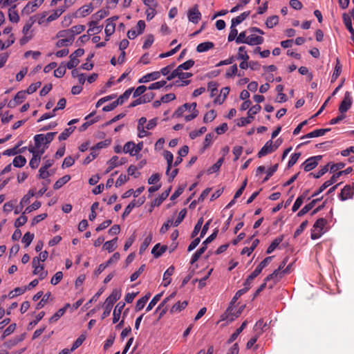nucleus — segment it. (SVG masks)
Segmentation results:
<instances>
[{
  "label": "nucleus",
  "instance_id": "f257e3e1",
  "mask_svg": "<svg viewBox=\"0 0 354 354\" xmlns=\"http://www.w3.org/2000/svg\"><path fill=\"white\" fill-rule=\"evenodd\" d=\"M121 295L122 294H121L120 290L114 289L112 291L111 294L106 299V300L103 304L104 310L101 316L102 319H105L110 315L113 304L118 299H120Z\"/></svg>",
  "mask_w": 354,
  "mask_h": 354
},
{
  "label": "nucleus",
  "instance_id": "f03ea898",
  "mask_svg": "<svg viewBox=\"0 0 354 354\" xmlns=\"http://www.w3.org/2000/svg\"><path fill=\"white\" fill-rule=\"evenodd\" d=\"M218 232V229H215L214 232L209 235L202 243V246L197 250L195 253L192 255V257L191 259V264H194L195 262H196L198 259L201 257V256L205 252V251L207 249V245L210 243L212 241H213Z\"/></svg>",
  "mask_w": 354,
  "mask_h": 354
},
{
  "label": "nucleus",
  "instance_id": "7ed1b4c3",
  "mask_svg": "<svg viewBox=\"0 0 354 354\" xmlns=\"http://www.w3.org/2000/svg\"><path fill=\"white\" fill-rule=\"evenodd\" d=\"M57 132H49L46 134H37L34 136L35 148H40L42 145L48 146L54 139Z\"/></svg>",
  "mask_w": 354,
  "mask_h": 354
},
{
  "label": "nucleus",
  "instance_id": "20e7f679",
  "mask_svg": "<svg viewBox=\"0 0 354 354\" xmlns=\"http://www.w3.org/2000/svg\"><path fill=\"white\" fill-rule=\"evenodd\" d=\"M261 109V106L259 104H256L250 107L248 111V118H241L239 122H238V126L244 127L250 123L254 119V115L259 113Z\"/></svg>",
  "mask_w": 354,
  "mask_h": 354
},
{
  "label": "nucleus",
  "instance_id": "39448f33",
  "mask_svg": "<svg viewBox=\"0 0 354 354\" xmlns=\"http://www.w3.org/2000/svg\"><path fill=\"white\" fill-rule=\"evenodd\" d=\"M84 50L83 48H78L70 55V60L66 64V67L68 69H72L76 67L80 63L79 57L84 55Z\"/></svg>",
  "mask_w": 354,
  "mask_h": 354
},
{
  "label": "nucleus",
  "instance_id": "423d86ee",
  "mask_svg": "<svg viewBox=\"0 0 354 354\" xmlns=\"http://www.w3.org/2000/svg\"><path fill=\"white\" fill-rule=\"evenodd\" d=\"M352 103L353 97L351 93L349 91H346L339 106V113H345L351 107Z\"/></svg>",
  "mask_w": 354,
  "mask_h": 354
},
{
  "label": "nucleus",
  "instance_id": "0eeeda50",
  "mask_svg": "<svg viewBox=\"0 0 354 354\" xmlns=\"http://www.w3.org/2000/svg\"><path fill=\"white\" fill-rule=\"evenodd\" d=\"M322 158V156L318 155L315 156H312L306 159L304 162L302 164L304 167V169L305 171H310L314 168H315L319 160Z\"/></svg>",
  "mask_w": 354,
  "mask_h": 354
},
{
  "label": "nucleus",
  "instance_id": "6e6552de",
  "mask_svg": "<svg viewBox=\"0 0 354 354\" xmlns=\"http://www.w3.org/2000/svg\"><path fill=\"white\" fill-rule=\"evenodd\" d=\"M187 17L189 21L193 24H198L201 19V13L198 10L197 4L190 8L187 11Z\"/></svg>",
  "mask_w": 354,
  "mask_h": 354
},
{
  "label": "nucleus",
  "instance_id": "1a4fd4ad",
  "mask_svg": "<svg viewBox=\"0 0 354 354\" xmlns=\"http://www.w3.org/2000/svg\"><path fill=\"white\" fill-rule=\"evenodd\" d=\"M354 196V186L352 185H346L341 190L339 194V198L341 201H344L348 199L353 198Z\"/></svg>",
  "mask_w": 354,
  "mask_h": 354
},
{
  "label": "nucleus",
  "instance_id": "9d476101",
  "mask_svg": "<svg viewBox=\"0 0 354 354\" xmlns=\"http://www.w3.org/2000/svg\"><path fill=\"white\" fill-rule=\"evenodd\" d=\"M277 148L278 145H273L272 140H268L259 151L257 156L259 158H261L274 151Z\"/></svg>",
  "mask_w": 354,
  "mask_h": 354
},
{
  "label": "nucleus",
  "instance_id": "9b49d317",
  "mask_svg": "<svg viewBox=\"0 0 354 354\" xmlns=\"http://www.w3.org/2000/svg\"><path fill=\"white\" fill-rule=\"evenodd\" d=\"M145 201L144 196L140 197L138 200H133L124 209L122 214V218H124L127 216L136 207L141 206Z\"/></svg>",
  "mask_w": 354,
  "mask_h": 354
},
{
  "label": "nucleus",
  "instance_id": "f8f14e48",
  "mask_svg": "<svg viewBox=\"0 0 354 354\" xmlns=\"http://www.w3.org/2000/svg\"><path fill=\"white\" fill-rule=\"evenodd\" d=\"M44 0H35L29 1L24 7L23 12L26 14H30L35 11L43 3Z\"/></svg>",
  "mask_w": 354,
  "mask_h": 354
},
{
  "label": "nucleus",
  "instance_id": "ddd939ff",
  "mask_svg": "<svg viewBox=\"0 0 354 354\" xmlns=\"http://www.w3.org/2000/svg\"><path fill=\"white\" fill-rule=\"evenodd\" d=\"M283 277L282 271H279V270L277 269L275 270L272 274L268 275L264 281L266 282H268L269 281L272 280L274 281L273 284L270 286V288H272L273 286L279 281L280 279H281Z\"/></svg>",
  "mask_w": 354,
  "mask_h": 354
},
{
  "label": "nucleus",
  "instance_id": "4468645a",
  "mask_svg": "<svg viewBox=\"0 0 354 354\" xmlns=\"http://www.w3.org/2000/svg\"><path fill=\"white\" fill-rule=\"evenodd\" d=\"M160 77V73L158 71H153L150 73H147L142 76L139 80V83H147L150 81H153L159 79Z\"/></svg>",
  "mask_w": 354,
  "mask_h": 354
},
{
  "label": "nucleus",
  "instance_id": "2eb2a0df",
  "mask_svg": "<svg viewBox=\"0 0 354 354\" xmlns=\"http://www.w3.org/2000/svg\"><path fill=\"white\" fill-rule=\"evenodd\" d=\"M330 131V129H315L303 136L301 137V139L305 138H312L315 137H319L324 136L326 133Z\"/></svg>",
  "mask_w": 354,
  "mask_h": 354
},
{
  "label": "nucleus",
  "instance_id": "dca6fc26",
  "mask_svg": "<svg viewBox=\"0 0 354 354\" xmlns=\"http://www.w3.org/2000/svg\"><path fill=\"white\" fill-rule=\"evenodd\" d=\"M118 17H115L117 19ZM115 19V17H112L110 19H108L105 27V33H106V40H109V37L111 36L114 32H115V25L113 23V20Z\"/></svg>",
  "mask_w": 354,
  "mask_h": 354
},
{
  "label": "nucleus",
  "instance_id": "f3484780",
  "mask_svg": "<svg viewBox=\"0 0 354 354\" xmlns=\"http://www.w3.org/2000/svg\"><path fill=\"white\" fill-rule=\"evenodd\" d=\"M125 306V303L122 301H120L118 303V304L115 306L113 313V323L115 324L117 323L120 317L121 313Z\"/></svg>",
  "mask_w": 354,
  "mask_h": 354
},
{
  "label": "nucleus",
  "instance_id": "a211bd4d",
  "mask_svg": "<svg viewBox=\"0 0 354 354\" xmlns=\"http://www.w3.org/2000/svg\"><path fill=\"white\" fill-rule=\"evenodd\" d=\"M264 39L261 36L251 35L247 37L245 44L250 46L259 45L263 44Z\"/></svg>",
  "mask_w": 354,
  "mask_h": 354
},
{
  "label": "nucleus",
  "instance_id": "6ab92c4d",
  "mask_svg": "<svg viewBox=\"0 0 354 354\" xmlns=\"http://www.w3.org/2000/svg\"><path fill=\"white\" fill-rule=\"evenodd\" d=\"M174 272V267L173 266H170L167 270L164 272L163 274V282L162 285L164 287L168 286L171 281V275Z\"/></svg>",
  "mask_w": 354,
  "mask_h": 354
},
{
  "label": "nucleus",
  "instance_id": "aec40b11",
  "mask_svg": "<svg viewBox=\"0 0 354 354\" xmlns=\"http://www.w3.org/2000/svg\"><path fill=\"white\" fill-rule=\"evenodd\" d=\"M70 307L69 304H66L64 308L59 309L50 319V323H54L59 320L60 317H62L64 313H66L68 308Z\"/></svg>",
  "mask_w": 354,
  "mask_h": 354
},
{
  "label": "nucleus",
  "instance_id": "412c9836",
  "mask_svg": "<svg viewBox=\"0 0 354 354\" xmlns=\"http://www.w3.org/2000/svg\"><path fill=\"white\" fill-rule=\"evenodd\" d=\"M93 8L92 6V4L90 3L88 5H84L82 6L77 12H76V16L77 17H84L91 12H93Z\"/></svg>",
  "mask_w": 354,
  "mask_h": 354
},
{
  "label": "nucleus",
  "instance_id": "4be33fe9",
  "mask_svg": "<svg viewBox=\"0 0 354 354\" xmlns=\"http://www.w3.org/2000/svg\"><path fill=\"white\" fill-rule=\"evenodd\" d=\"M322 198V197L321 198H316V199H314L310 203H309L308 204L306 205L298 213H297V216L300 217V216H304V214H306V213H308L310 209H312L314 206L315 205V204L319 201Z\"/></svg>",
  "mask_w": 354,
  "mask_h": 354
},
{
  "label": "nucleus",
  "instance_id": "5701e85b",
  "mask_svg": "<svg viewBox=\"0 0 354 354\" xmlns=\"http://www.w3.org/2000/svg\"><path fill=\"white\" fill-rule=\"evenodd\" d=\"M171 189V188L169 187V189H167V190L163 192L158 198H155L153 200V201L152 202V206L153 207L160 206L162 204V203L168 197V196L170 193Z\"/></svg>",
  "mask_w": 354,
  "mask_h": 354
},
{
  "label": "nucleus",
  "instance_id": "b1692460",
  "mask_svg": "<svg viewBox=\"0 0 354 354\" xmlns=\"http://www.w3.org/2000/svg\"><path fill=\"white\" fill-rule=\"evenodd\" d=\"M160 244L157 243L155 245V246L151 250V254L153 255L155 258L160 257L167 249V245H162L160 248Z\"/></svg>",
  "mask_w": 354,
  "mask_h": 354
},
{
  "label": "nucleus",
  "instance_id": "393cba45",
  "mask_svg": "<svg viewBox=\"0 0 354 354\" xmlns=\"http://www.w3.org/2000/svg\"><path fill=\"white\" fill-rule=\"evenodd\" d=\"M283 240V235L278 236L275 239H274L272 241V242L270 243V245L268 246V248H267L266 253L271 254L278 247V245L282 242Z\"/></svg>",
  "mask_w": 354,
  "mask_h": 354
},
{
  "label": "nucleus",
  "instance_id": "a878e982",
  "mask_svg": "<svg viewBox=\"0 0 354 354\" xmlns=\"http://www.w3.org/2000/svg\"><path fill=\"white\" fill-rule=\"evenodd\" d=\"M117 241L118 238L115 237L111 241H106L103 245V249L109 252H112L117 248Z\"/></svg>",
  "mask_w": 354,
  "mask_h": 354
},
{
  "label": "nucleus",
  "instance_id": "bb28decb",
  "mask_svg": "<svg viewBox=\"0 0 354 354\" xmlns=\"http://www.w3.org/2000/svg\"><path fill=\"white\" fill-rule=\"evenodd\" d=\"M236 59L248 61L250 57L247 53L246 48L244 46H240L238 50L237 55L235 56Z\"/></svg>",
  "mask_w": 354,
  "mask_h": 354
},
{
  "label": "nucleus",
  "instance_id": "cd10ccee",
  "mask_svg": "<svg viewBox=\"0 0 354 354\" xmlns=\"http://www.w3.org/2000/svg\"><path fill=\"white\" fill-rule=\"evenodd\" d=\"M214 44L212 41H206L199 44L196 47V51L198 53H203L213 48Z\"/></svg>",
  "mask_w": 354,
  "mask_h": 354
},
{
  "label": "nucleus",
  "instance_id": "c85d7f7f",
  "mask_svg": "<svg viewBox=\"0 0 354 354\" xmlns=\"http://www.w3.org/2000/svg\"><path fill=\"white\" fill-rule=\"evenodd\" d=\"M250 14V11H245L241 13L240 15L233 18L231 23L233 26H237L242 23Z\"/></svg>",
  "mask_w": 354,
  "mask_h": 354
},
{
  "label": "nucleus",
  "instance_id": "c756f323",
  "mask_svg": "<svg viewBox=\"0 0 354 354\" xmlns=\"http://www.w3.org/2000/svg\"><path fill=\"white\" fill-rule=\"evenodd\" d=\"M164 157L166 159L167 163L166 174H169V172L173 166L174 156L171 152L165 151L164 152Z\"/></svg>",
  "mask_w": 354,
  "mask_h": 354
},
{
  "label": "nucleus",
  "instance_id": "7c9ffc66",
  "mask_svg": "<svg viewBox=\"0 0 354 354\" xmlns=\"http://www.w3.org/2000/svg\"><path fill=\"white\" fill-rule=\"evenodd\" d=\"M150 296H151V294L148 293L147 295L143 296L142 297H141L140 299H139L137 301L136 305V310L137 311H140L142 309H143V308L145 307L146 303L147 302V301L150 298Z\"/></svg>",
  "mask_w": 354,
  "mask_h": 354
},
{
  "label": "nucleus",
  "instance_id": "2f4dec72",
  "mask_svg": "<svg viewBox=\"0 0 354 354\" xmlns=\"http://www.w3.org/2000/svg\"><path fill=\"white\" fill-rule=\"evenodd\" d=\"M343 22L351 34L354 32V29L352 26V21L350 15L346 13L342 15Z\"/></svg>",
  "mask_w": 354,
  "mask_h": 354
},
{
  "label": "nucleus",
  "instance_id": "473e14b6",
  "mask_svg": "<svg viewBox=\"0 0 354 354\" xmlns=\"http://www.w3.org/2000/svg\"><path fill=\"white\" fill-rule=\"evenodd\" d=\"M135 143L132 141L127 142L123 147V152L125 153H129L131 156H136L135 153Z\"/></svg>",
  "mask_w": 354,
  "mask_h": 354
},
{
  "label": "nucleus",
  "instance_id": "72a5a7b5",
  "mask_svg": "<svg viewBox=\"0 0 354 354\" xmlns=\"http://www.w3.org/2000/svg\"><path fill=\"white\" fill-rule=\"evenodd\" d=\"M71 180V176L70 175H65L63 177L58 179L53 185L54 189H59L61 188L64 185H65L66 183H68Z\"/></svg>",
  "mask_w": 354,
  "mask_h": 354
},
{
  "label": "nucleus",
  "instance_id": "f704fd0d",
  "mask_svg": "<svg viewBox=\"0 0 354 354\" xmlns=\"http://www.w3.org/2000/svg\"><path fill=\"white\" fill-rule=\"evenodd\" d=\"M342 72V65L340 64L339 58L336 59V65L331 77V82H334L337 77L339 76Z\"/></svg>",
  "mask_w": 354,
  "mask_h": 354
},
{
  "label": "nucleus",
  "instance_id": "c9c22d12",
  "mask_svg": "<svg viewBox=\"0 0 354 354\" xmlns=\"http://www.w3.org/2000/svg\"><path fill=\"white\" fill-rule=\"evenodd\" d=\"M192 73L188 72H183V71H180L179 73V80L182 81V84L180 86H187L190 83L189 80H186V79L191 77L192 76Z\"/></svg>",
  "mask_w": 354,
  "mask_h": 354
},
{
  "label": "nucleus",
  "instance_id": "e433bc0d",
  "mask_svg": "<svg viewBox=\"0 0 354 354\" xmlns=\"http://www.w3.org/2000/svg\"><path fill=\"white\" fill-rule=\"evenodd\" d=\"M187 304L188 302L187 301H184L183 302L178 301L171 307L170 312L171 313L180 312L182 310L186 308Z\"/></svg>",
  "mask_w": 354,
  "mask_h": 354
},
{
  "label": "nucleus",
  "instance_id": "4c0bfd02",
  "mask_svg": "<svg viewBox=\"0 0 354 354\" xmlns=\"http://www.w3.org/2000/svg\"><path fill=\"white\" fill-rule=\"evenodd\" d=\"M352 171H353L352 167H349L346 168L345 170L339 171L334 174L330 180H331V182L333 183H334L337 181V178H339L341 176L348 174L351 173Z\"/></svg>",
  "mask_w": 354,
  "mask_h": 354
},
{
  "label": "nucleus",
  "instance_id": "58836bf2",
  "mask_svg": "<svg viewBox=\"0 0 354 354\" xmlns=\"http://www.w3.org/2000/svg\"><path fill=\"white\" fill-rule=\"evenodd\" d=\"M16 6L15 5L8 11L9 20L13 23H17L19 21V16L15 10Z\"/></svg>",
  "mask_w": 354,
  "mask_h": 354
},
{
  "label": "nucleus",
  "instance_id": "ea45409f",
  "mask_svg": "<svg viewBox=\"0 0 354 354\" xmlns=\"http://www.w3.org/2000/svg\"><path fill=\"white\" fill-rule=\"evenodd\" d=\"M65 11V9L62 7L57 8V10H54L52 14H50L47 19V22H50L56 19H57Z\"/></svg>",
  "mask_w": 354,
  "mask_h": 354
},
{
  "label": "nucleus",
  "instance_id": "a19ab883",
  "mask_svg": "<svg viewBox=\"0 0 354 354\" xmlns=\"http://www.w3.org/2000/svg\"><path fill=\"white\" fill-rule=\"evenodd\" d=\"M75 128H76L75 127H71L65 129L64 131L59 134V136L58 137L59 140L63 141V140H66L71 136V134L74 131Z\"/></svg>",
  "mask_w": 354,
  "mask_h": 354
},
{
  "label": "nucleus",
  "instance_id": "79ce46f5",
  "mask_svg": "<svg viewBox=\"0 0 354 354\" xmlns=\"http://www.w3.org/2000/svg\"><path fill=\"white\" fill-rule=\"evenodd\" d=\"M27 290V288L26 287H17L15 288L14 290H11L9 293L8 297L10 299H12L18 295L24 294L26 290Z\"/></svg>",
  "mask_w": 354,
  "mask_h": 354
},
{
  "label": "nucleus",
  "instance_id": "37998d69",
  "mask_svg": "<svg viewBox=\"0 0 354 354\" xmlns=\"http://www.w3.org/2000/svg\"><path fill=\"white\" fill-rule=\"evenodd\" d=\"M26 163V159L23 156H17L13 159L12 164L15 167H22Z\"/></svg>",
  "mask_w": 354,
  "mask_h": 354
},
{
  "label": "nucleus",
  "instance_id": "c03bdc74",
  "mask_svg": "<svg viewBox=\"0 0 354 354\" xmlns=\"http://www.w3.org/2000/svg\"><path fill=\"white\" fill-rule=\"evenodd\" d=\"M133 91V88H128L118 98L117 102H118L119 105H122L126 100L129 99Z\"/></svg>",
  "mask_w": 354,
  "mask_h": 354
},
{
  "label": "nucleus",
  "instance_id": "a18cd8bd",
  "mask_svg": "<svg viewBox=\"0 0 354 354\" xmlns=\"http://www.w3.org/2000/svg\"><path fill=\"white\" fill-rule=\"evenodd\" d=\"M50 297H51L50 292H47L46 294L43 295V296L41 297V299L36 306V309L39 310V309L42 308L45 306V304L48 302V301Z\"/></svg>",
  "mask_w": 354,
  "mask_h": 354
},
{
  "label": "nucleus",
  "instance_id": "49530a36",
  "mask_svg": "<svg viewBox=\"0 0 354 354\" xmlns=\"http://www.w3.org/2000/svg\"><path fill=\"white\" fill-rule=\"evenodd\" d=\"M279 23V17L277 15H272L269 17L266 21V25L268 28H272Z\"/></svg>",
  "mask_w": 354,
  "mask_h": 354
},
{
  "label": "nucleus",
  "instance_id": "de8ad7c7",
  "mask_svg": "<svg viewBox=\"0 0 354 354\" xmlns=\"http://www.w3.org/2000/svg\"><path fill=\"white\" fill-rule=\"evenodd\" d=\"M97 21H96L95 20L90 21L88 24L89 29L88 30V32H93V33L100 32L102 29V26H97Z\"/></svg>",
  "mask_w": 354,
  "mask_h": 354
},
{
  "label": "nucleus",
  "instance_id": "09e8293b",
  "mask_svg": "<svg viewBox=\"0 0 354 354\" xmlns=\"http://www.w3.org/2000/svg\"><path fill=\"white\" fill-rule=\"evenodd\" d=\"M69 30L71 31V35L75 39V35L80 34L85 30V26L84 25H77L73 26Z\"/></svg>",
  "mask_w": 354,
  "mask_h": 354
},
{
  "label": "nucleus",
  "instance_id": "8fccbe9b",
  "mask_svg": "<svg viewBox=\"0 0 354 354\" xmlns=\"http://www.w3.org/2000/svg\"><path fill=\"white\" fill-rule=\"evenodd\" d=\"M111 142V140L110 139H106L103 141L97 142L95 146H93L91 148L95 151H97L101 149L106 148V147L110 145Z\"/></svg>",
  "mask_w": 354,
  "mask_h": 354
},
{
  "label": "nucleus",
  "instance_id": "3c124183",
  "mask_svg": "<svg viewBox=\"0 0 354 354\" xmlns=\"http://www.w3.org/2000/svg\"><path fill=\"white\" fill-rule=\"evenodd\" d=\"M152 241V234L150 233L144 240V241L142 243L140 247V253L144 252L146 249L148 248L149 245Z\"/></svg>",
  "mask_w": 354,
  "mask_h": 354
},
{
  "label": "nucleus",
  "instance_id": "603ef678",
  "mask_svg": "<svg viewBox=\"0 0 354 354\" xmlns=\"http://www.w3.org/2000/svg\"><path fill=\"white\" fill-rule=\"evenodd\" d=\"M26 98V92L21 91H19L14 97V105L19 104L24 102Z\"/></svg>",
  "mask_w": 354,
  "mask_h": 354
},
{
  "label": "nucleus",
  "instance_id": "864d4df0",
  "mask_svg": "<svg viewBox=\"0 0 354 354\" xmlns=\"http://www.w3.org/2000/svg\"><path fill=\"white\" fill-rule=\"evenodd\" d=\"M327 221L324 218H320L316 221L313 225V228L317 230H320L321 232H324V227L326 225Z\"/></svg>",
  "mask_w": 354,
  "mask_h": 354
},
{
  "label": "nucleus",
  "instance_id": "5fc2aeb1",
  "mask_svg": "<svg viewBox=\"0 0 354 354\" xmlns=\"http://www.w3.org/2000/svg\"><path fill=\"white\" fill-rule=\"evenodd\" d=\"M223 162V158H219L216 163H214L212 167H210L208 170H207V172L209 174H213L214 172H216L221 167V166L222 165Z\"/></svg>",
  "mask_w": 354,
  "mask_h": 354
},
{
  "label": "nucleus",
  "instance_id": "6e6d98bb",
  "mask_svg": "<svg viewBox=\"0 0 354 354\" xmlns=\"http://www.w3.org/2000/svg\"><path fill=\"white\" fill-rule=\"evenodd\" d=\"M333 183L331 182L330 180H326L316 192H315L312 195L311 197H315L318 196L319 194H321L322 192H324L327 187L333 185Z\"/></svg>",
  "mask_w": 354,
  "mask_h": 354
},
{
  "label": "nucleus",
  "instance_id": "4d7b16f0",
  "mask_svg": "<svg viewBox=\"0 0 354 354\" xmlns=\"http://www.w3.org/2000/svg\"><path fill=\"white\" fill-rule=\"evenodd\" d=\"M109 15V11L105 10H100L97 11L96 13H95L92 17L94 19L95 21H98L106 16Z\"/></svg>",
  "mask_w": 354,
  "mask_h": 354
},
{
  "label": "nucleus",
  "instance_id": "13d9d810",
  "mask_svg": "<svg viewBox=\"0 0 354 354\" xmlns=\"http://www.w3.org/2000/svg\"><path fill=\"white\" fill-rule=\"evenodd\" d=\"M34 239V234H32L29 232H26L23 238H22V242L25 244V247H28L31 242Z\"/></svg>",
  "mask_w": 354,
  "mask_h": 354
},
{
  "label": "nucleus",
  "instance_id": "bf43d9fd",
  "mask_svg": "<svg viewBox=\"0 0 354 354\" xmlns=\"http://www.w3.org/2000/svg\"><path fill=\"white\" fill-rule=\"evenodd\" d=\"M57 37L58 38H63L66 39H73V41H74V39L73 36L71 34V31L69 29L60 30L57 34Z\"/></svg>",
  "mask_w": 354,
  "mask_h": 354
},
{
  "label": "nucleus",
  "instance_id": "052dcab7",
  "mask_svg": "<svg viewBox=\"0 0 354 354\" xmlns=\"http://www.w3.org/2000/svg\"><path fill=\"white\" fill-rule=\"evenodd\" d=\"M161 296L162 294H158L153 297L146 308L147 312L150 311L156 306V304L160 301Z\"/></svg>",
  "mask_w": 354,
  "mask_h": 354
},
{
  "label": "nucleus",
  "instance_id": "680f3d73",
  "mask_svg": "<svg viewBox=\"0 0 354 354\" xmlns=\"http://www.w3.org/2000/svg\"><path fill=\"white\" fill-rule=\"evenodd\" d=\"M66 65L65 66L62 63V64L54 71V75L58 78L62 77L66 73Z\"/></svg>",
  "mask_w": 354,
  "mask_h": 354
},
{
  "label": "nucleus",
  "instance_id": "e2e57ef3",
  "mask_svg": "<svg viewBox=\"0 0 354 354\" xmlns=\"http://www.w3.org/2000/svg\"><path fill=\"white\" fill-rule=\"evenodd\" d=\"M186 214H187V209L185 208L181 209L178 214L177 218L174 222V226L176 227V226L179 225L181 223V222L183 221V219L185 218Z\"/></svg>",
  "mask_w": 354,
  "mask_h": 354
},
{
  "label": "nucleus",
  "instance_id": "0e129e2a",
  "mask_svg": "<svg viewBox=\"0 0 354 354\" xmlns=\"http://www.w3.org/2000/svg\"><path fill=\"white\" fill-rule=\"evenodd\" d=\"M86 336L84 335H81L73 344V346L70 351L72 352L77 348L79 346L82 345L83 342L85 340Z\"/></svg>",
  "mask_w": 354,
  "mask_h": 354
},
{
  "label": "nucleus",
  "instance_id": "69168bd1",
  "mask_svg": "<svg viewBox=\"0 0 354 354\" xmlns=\"http://www.w3.org/2000/svg\"><path fill=\"white\" fill-rule=\"evenodd\" d=\"M237 35H238V30L236 28V26H233L231 24L230 31V33H229L228 37H227L228 41H232L234 39L236 40V38L237 37Z\"/></svg>",
  "mask_w": 354,
  "mask_h": 354
},
{
  "label": "nucleus",
  "instance_id": "338daca9",
  "mask_svg": "<svg viewBox=\"0 0 354 354\" xmlns=\"http://www.w3.org/2000/svg\"><path fill=\"white\" fill-rule=\"evenodd\" d=\"M203 223V218L201 217L198 220L196 224L194 226V230L192 233V238L195 237L198 234V232L201 230Z\"/></svg>",
  "mask_w": 354,
  "mask_h": 354
},
{
  "label": "nucleus",
  "instance_id": "774afa93",
  "mask_svg": "<svg viewBox=\"0 0 354 354\" xmlns=\"http://www.w3.org/2000/svg\"><path fill=\"white\" fill-rule=\"evenodd\" d=\"M216 116V113L214 110H210L208 111L203 118V122L207 123L214 120Z\"/></svg>",
  "mask_w": 354,
  "mask_h": 354
}]
</instances>
